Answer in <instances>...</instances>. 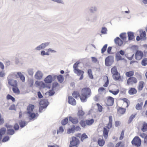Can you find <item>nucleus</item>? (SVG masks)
<instances>
[{
  "label": "nucleus",
  "instance_id": "09e8293b",
  "mask_svg": "<svg viewBox=\"0 0 147 147\" xmlns=\"http://www.w3.org/2000/svg\"><path fill=\"white\" fill-rule=\"evenodd\" d=\"M7 100H11L13 102H15V98L9 94L7 95Z\"/></svg>",
  "mask_w": 147,
  "mask_h": 147
},
{
  "label": "nucleus",
  "instance_id": "c9c22d12",
  "mask_svg": "<svg viewBox=\"0 0 147 147\" xmlns=\"http://www.w3.org/2000/svg\"><path fill=\"white\" fill-rule=\"evenodd\" d=\"M57 78L58 82L60 83H62L64 80L63 76L61 75H60L57 76Z\"/></svg>",
  "mask_w": 147,
  "mask_h": 147
},
{
  "label": "nucleus",
  "instance_id": "0e129e2a",
  "mask_svg": "<svg viewBox=\"0 0 147 147\" xmlns=\"http://www.w3.org/2000/svg\"><path fill=\"white\" fill-rule=\"evenodd\" d=\"M64 131V129L62 126H60L59 128V129L57 130V134H58L59 133H62Z\"/></svg>",
  "mask_w": 147,
  "mask_h": 147
},
{
  "label": "nucleus",
  "instance_id": "2f4dec72",
  "mask_svg": "<svg viewBox=\"0 0 147 147\" xmlns=\"http://www.w3.org/2000/svg\"><path fill=\"white\" fill-rule=\"evenodd\" d=\"M134 72L133 71L127 72L125 74L126 76L129 78L132 77V76H134Z\"/></svg>",
  "mask_w": 147,
  "mask_h": 147
},
{
  "label": "nucleus",
  "instance_id": "58836bf2",
  "mask_svg": "<svg viewBox=\"0 0 147 147\" xmlns=\"http://www.w3.org/2000/svg\"><path fill=\"white\" fill-rule=\"evenodd\" d=\"M72 95L73 96L76 98H77L78 97H79L80 98V96H81L79 94V92L77 91H74Z\"/></svg>",
  "mask_w": 147,
  "mask_h": 147
},
{
  "label": "nucleus",
  "instance_id": "9d476101",
  "mask_svg": "<svg viewBox=\"0 0 147 147\" xmlns=\"http://www.w3.org/2000/svg\"><path fill=\"white\" fill-rule=\"evenodd\" d=\"M8 84L13 87L17 86L18 82L16 80L13 79H9L8 80Z\"/></svg>",
  "mask_w": 147,
  "mask_h": 147
},
{
  "label": "nucleus",
  "instance_id": "b1692460",
  "mask_svg": "<svg viewBox=\"0 0 147 147\" xmlns=\"http://www.w3.org/2000/svg\"><path fill=\"white\" fill-rule=\"evenodd\" d=\"M111 72L112 74L114 75H117V74L119 73L117 71V67L114 66L112 67L111 69Z\"/></svg>",
  "mask_w": 147,
  "mask_h": 147
},
{
  "label": "nucleus",
  "instance_id": "2eb2a0df",
  "mask_svg": "<svg viewBox=\"0 0 147 147\" xmlns=\"http://www.w3.org/2000/svg\"><path fill=\"white\" fill-rule=\"evenodd\" d=\"M53 80L52 77L49 75L47 76L44 79V81L46 83H51Z\"/></svg>",
  "mask_w": 147,
  "mask_h": 147
},
{
  "label": "nucleus",
  "instance_id": "680f3d73",
  "mask_svg": "<svg viewBox=\"0 0 147 147\" xmlns=\"http://www.w3.org/2000/svg\"><path fill=\"white\" fill-rule=\"evenodd\" d=\"M40 54L42 56H44L46 55L48 56L50 55L49 53H48V51L46 52L44 50H43L41 51Z\"/></svg>",
  "mask_w": 147,
  "mask_h": 147
},
{
  "label": "nucleus",
  "instance_id": "338daca9",
  "mask_svg": "<svg viewBox=\"0 0 147 147\" xmlns=\"http://www.w3.org/2000/svg\"><path fill=\"white\" fill-rule=\"evenodd\" d=\"M58 83L57 82H54L52 84V90H53L54 89L56 88L57 86H58Z\"/></svg>",
  "mask_w": 147,
  "mask_h": 147
},
{
  "label": "nucleus",
  "instance_id": "603ef678",
  "mask_svg": "<svg viewBox=\"0 0 147 147\" xmlns=\"http://www.w3.org/2000/svg\"><path fill=\"white\" fill-rule=\"evenodd\" d=\"M80 124L81 126L83 128H84L86 126V125H87L86 124V120H81L80 122Z\"/></svg>",
  "mask_w": 147,
  "mask_h": 147
},
{
  "label": "nucleus",
  "instance_id": "ddd939ff",
  "mask_svg": "<svg viewBox=\"0 0 147 147\" xmlns=\"http://www.w3.org/2000/svg\"><path fill=\"white\" fill-rule=\"evenodd\" d=\"M69 103L73 105H76V100L72 96H69L68 97Z\"/></svg>",
  "mask_w": 147,
  "mask_h": 147
},
{
  "label": "nucleus",
  "instance_id": "f03ea898",
  "mask_svg": "<svg viewBox=\"0 0 147 147\" xmlns=\"http://www.w3.org/2000/svg\"><path fill=\"white\" fill-rule=\"evenodd\" d=\"M49 105V102L47 99H44L39 102V112L42 113L45 110Z\"/></svg>",
  "mask_w": 147,
  "mask_h": 147
},
{
  "label": "nucleus",
  "instance_id": "f8f14e48",
  "mask_svg": "<svg viewBox=\"0 0 147 147\" xmlns=\"http://www.w3.org/2000/svg\"><path fill=\"white\" fill-rule=\"evenodd\" d=\"M114 41L115 44L119 46H121L123 44V41L118 37H116Z\"/></svg>",
  "mask_w": 147,
  "mask_h": 147
},
{
  "label": "nucleus",
  "instance_id": "052dcab7",
  "mask_svg": "<svg viewBox=\"0 0 147 147\" xmlns=\"http://www.w3.org/2000/svg\"><path fill=\"white\" fill-rule=\"evenodd\" d=\"M141 64L144 66H146L147 65V58H144L142 60Z\"/></svg>",
  "mask_w": 147,
  "mask_h": 147
},
{
  "label": "nucleus",
  "instance_id": "8fccbe9b",
  "mask_svg": "<svg viewBox=\"0 0 147 147\" xmlns=\"http://www.w3.org/2000/svg\"><path fill=\"white\" fill-rule=\"evenodd\" d=\"M84 114V112L82 110H80L78 111V114L80 118H82Z\"/></svg>",
  "mask_w": 147,
  "mask_h": 147
},
{
  "label": "nucleus",
  "instance_id": "20e7f679",
  "mask_svg": "<svg viewBox=\"0 0 147 147\" xmlns=\"http://www.w3.org/2000/svg\"><path fill=\"white\" fill-rule=\"evenodd\" d=\"M114 61V57L112 55H109L105 59V65L107 66H110Z\"/></svg>",
  "mask_w": 147,
  "mask_h": 147
},
{
  "label": "nucleus",
  "instance_id": "0eeeda50",
  "mask_svg": "<svg viewBox=\"0 0 147 147\" xmlns=\"http://www.w3.org/2000/svg\"><path fill=\"white\" fill-rule=\"evenodd\" d=\"M143 53L140 51L137 50L135 54V57L136 59L139 60H140L143 56Z\"/></svg>",
  "mask_w": 147,
  "mask_h": 147
},
{
  "label": "nucleus",
  "instance_id": "5fc2aeb1",
  "mask_svg": "<svg viewBox=\"0 0 147 147\" xmlns=\"http://www.w3.org/2000/svg\"><path fill=\"white\" fill-rule=\"evenodd\" d=\"M75 129V126L74 125H73L71 128L68 129L67 131V133L70 134L71 133H74V132Z\"/></svg>",
  "mask_w": 147,
  "mask_h": 147
},
{
  "label": "nucleus",
  "instance_id": "f257e3e1",
  "mask_svg": "<svg viewBox=\"0 0 147 147\" xmlns=\"http://www.w3.org/2000/svg\"><path fill=\"white\" fill-rule=\"evenodd\" d=\"M91 94V89L89 88L86 87L82 88L81 90V95L80 99L82 102H84L86 101L88 98Z\"/></svg>",
  "mask_w": 147,
  "mask_h": 147
},
{
  "label": "nucleus",
  "instance_id": "6e6552de",
  "mask_svg": "<svg viewBox=\"0 0 147 147\" xmlns=\"http://www.w3.org/2000/svg\"><path fill=\"white\" fill-rule=\"evenodd\" d=\"M127 82L128 85H132L137 83V80L136 78L131 77L127 79Z\"/></svg>",
  "mask_w": 147,
  "mask_h": 147
},
{
  "label": "nucleus",
  "instance_id": "c756f323",
  "mask_svg": "<svg viewBox=\"0 0 147 147\" xmlns=\"http://www.w3.org/2000/svg\"><path fill=\"white\" fill-rule=\"evenodd\" d=\"M35 84L38 86H40V85H42L44 88L45 87H46L49 88L51 87L50 86L47 87V86H45V84L43 82H40L36 81L35 82Z\"/></svg>",
  "mask_w": 147,
  "mask_h": 147
},
{
  "label": "nucleus",
  "instance_id": "aec40b11",
  "mask_svg": "<svg viewBox=\"0 0 147 147\" xmlns=\"http://www.w3.org/2000/svg\"><path fill=\"white\" fill-rule=\"evenodd\" d=\"M97 19V16L96 15L94 16L92 18L90 19L89 17H86V21H90L92 22H95Z\"/></svg>",
  "mask_w": 147,
  "mask_h": 147
},
{
  "label": "nucleus",
  "instance_id": "bf43d9fd",
  "mask_svg": "<svg viewBox=\"0 0 147 147\" xmlns=\"http://www.w3.org/2000/svg\"><path fill=\"white\" fill-rule=\"evenodd\" d=\"M109 92H110L113 94V95H116L119 93V89H117V90L115 91H113L111 90H109Z\"/></svg>",
  "mask_w": 147,
  "mask_h": 147
},
{
  "label": "nucleus",
  "instance_id": "4468645a",
  "mask_svg": "<svg viewBox=\"0 0 147 147\" xmlns=\"http://www.w3.org/2000/svg\"><path fill=\"white\" fill-rule=\"evenodd\" d=\"M140 37L142 38V40H144L146 39V33L145 31H143L142 30L139 31Z\"/></svg>",
  "mask_w": 147,
  "mask_h": 147
},
{
  "label": "nucleus",
  "instance_id": "4d7b16f0",
  "mask_svg": "<svg viewBox=\"0 0 147 147\" xmlns=\"http://www.w3.org/2000/svg\"><path fill=\"white\" fill-rule=\"evenodd\" d=\"M104 78L107 79V80L105 84L103 85V86L106 87H107L109 84V80L107 76H105L104 77Z\"/></svg>",
  "mask_w": 147,
  "mask_h": 147
},
{
  "label": "nucleus",
  "instance_id": "39448f33",
  "mask_svg": "<svg viewBox=\"0 0 147 147\" xmlns=\"http://www.w3.org/2000/svg\"><path fill=\"white\" fill-rule=\"evenodd\" d=\"M79 140L75 137H72V140L70 142V144L71 146L74 147H77V145L79 144Z\"/></svg>",
  "mask_w": 147,
  "mask_h": 147
},
{
  "label": "nucleus",
  "instance_id": "a19ab883",
  "mask_svg": "<svg viewBox=\"0 0 147 147\" xmlns=\"http://www.w3.org/2000/svg\"><path fill=\"white\" fill-rule=\"evenodd\" d=\"M143 105V102H141L140 103H138L136 106V109L137 110H141Z\"/></svg>",
  "mask_w": 147,
  "mask_h": 147
},
{
  "label": "nucleus",
  "instance_id": "774afa93",
  "mask_svg": "<svg viewBox=\"0 0 147 147\" xmlns=\"http://www.w3.org/2000/svg\"><path fill=\"white\" fill-rule=\"evenodd\" d=\"M9 139V136H6L3 138L2 140V142H5L8 141Z\"/></svg>",
  "mask_w": 147,
  "mask_h": 147
},
{
  "label": "nucleus",
  "instance_id": "412c9836",
  "mask_svg": "<svg viewBox=\"0 0 147 147\" xmlns=\"http://www.w3.org/2000/svg\"><path fill=\"white\" fill-rule=\"evenodd\" d=\"M127 35L129 40H132L134 38V33L133 32H127Z\"/></svg>",
  "mask_w": 147,
  "mask_h": 147
},
{
  "label": "nucleus",
  "instance_id": "423d86ee",
  "mask_svg": "<svg viewBox=\"0 0 147 147\" xmlns=\"http://www.w3.org/2000/svg\"><path fill=\"white\" fill-rule=\"evenodd\" d=\"M74 72L78 76H80L79 78V80H82L84 78V73L83 71L78 69L75 70H74Z\"/></svg>",
  "mask_w": 147,
  "mask_h": 147
},
{
  "label": "nucleus",
  "instance_id": "f3484780",
  "mask_svg": "<svg viewBox=\"0 0 147 147\" xmlns=\"http://www.w3.org/2000/svg\"><path fill=\"white\" fill-rule=\"evenodd\" d=\"M27 113L28 114V115L30 117L29 119L32 120L34 119L36 117V114L34 113L30 112V111L27 112Z\"/></svg>",
  "mask_w": 147,
  "mask_h": 147
},
{
  "label": "nucleus",
  "instance_id": "393cba45",
  "mask_svg": "<svg viewBox=\"0 0 147 147\" xmlns=\"http://www.w3.org/2000/svg\"><path fill=\"white\" fill-rule=\"evenodd\" d=\"M15 133L14 130L12 129H8L6 131V134L8 135H13Z\"/></svg>",
  "mask_w": 147,
  "mask_h": 147
},
{
  "label": "nucleus",
  "instance_id": "3c124183",
  "mask_svg": "<svg viewBox=\"0 0 147 147\" xmlns=\"http://www.w3.org/2000/svg\"><path fill=\"white\" fill-rule=\"evenodd\" d=\"M121 100L123 101L124 102H125L127 104L126 107H127L129 105L130 102L129 100L125 98H122Z\"/></svg>",
  "mask_w": 147,
  "mask_h": 147
},
{
  "label": "nucleus",
  "instance_id": "c85d7f7f",
  "mask_svg": "<svg viewBox=\"0 0 147 147\" xmlns=\"http://www.w3.org/2000/svg\"><path fill=\"white\" fill-rule=\"evenodd\" d=\"M112 116H109V122L108 124V126L107 127L108 129L111 128L112 126Z\"/></svg>",
  "mask_w": 147,
  "mask_h": 147
},
{
  "label": "nucleus",
  "instance_id": "13d9d810",
  "mask_svg": "<svg viewBox=\"0 0 147 147\" xmlns=\"http://www.w3.org/2000/svg\"><path fill=\"white\" fill-rule=\"evenodd\" d=\"M96 105L97 106L98 111L100 112H101L102 111L103 107L100 105L99 103H97L96 104Z\"/></svg>",
  "mask_w": 147,
  "mask_h": 147
},
{
  "label": "nucleus",
  "instance_id": "de8ad7c7",
  "mask_svg": "<svg viewBox=\"0 0 147 147\" xmlns=\"http://www.w3.org/2000/svg\"><path fill=\"white\" fill-rule=\"evenodd\" d=\"M50 42H45L41 43V44L43 49H45L49 45Z\"/></svg>",
  "mask_w": 147,
  "mask_h": 147
},
{
  "label": "nucleus",
  "instance_id": "473e14b6",
  "mask_svg": "<svg viewBox=\"0 0 147 147\" xmlns=\"http://www.w3.org/2000/svg\"><path fill=\"white\" fill-rule=\"evenodd\" d=\"M17 74L22 82H24L25 81V77L20 72H17Z\"/></svg>",
  "mask_w": 147,
  "mask_h": 147
},
{
  "label": "nucleus",
  "instance_id": "dca6fc26",
  "mask_svg": "<svg viewBox=\"0 0 147 147\" xmlns=\"http://www.w3.org/2000/svg\"><path fill=\"white\" fill-rule=\"evenodd\" d=\"M69 121L73 124H76L78 122V119L76 117L73 118L71 116H70L69 117Z\"/></svg>",
  "mask_w": 147,
  "mask_h": 147
},
{
  "label": "nucleus",
  "instance_id": "e433bc0d",
  "mask_svg": "<svg viewBox=\"0 0 147 147\" xmlns=\"http://www.w3.org/2000/svg\"><path fill=\"white\" fill-rule=\"evenodd\" d=\"M141 130L143 132H145L147 130V123H146L144 122L143 123Z\"/></svg>",
  "mask_w": 147,
  "mask_h": 147
},
{
  "label": "nucleus",
  "instance_id": "69168bd1",
  "mask_svg": "<svg viewBox=\"0 0 147 147\" xmlns=\"http://www.w3.org/2000/svg\"><path fill=\"white\" fill-rule=\"evenodd\" d=\"M28 72L29 75L32 76L33 75V69L32 68L29 69L28 70Z\"/></svg>",
  "mask_w": 147,
  "mask_h": 147
},
{
  "label": "nucleus",
  "instance_id": "864d4df0",
  "mask_svg": "<svg viewBox=\"0 0 147 147\" xmlns=\"http://www.w3.org/2000/svg\"><path fill=\"white\" fill-rule=\"evenodd\" d=\"M88 138V137L87 136L86 134V133H84L82 134L81 136V141L82 142H83L84 139Z\"/></svg>",
  "mask_w": 147,
  "mask_h": 147
},
{
  "label": "nucleus",
  "instance_id": "7ed1b4c3",
  "mask_svg": "<svg viewBox=\"0 0 147 147\" xmlns=\"http://www.w3.org/2000/svg\"><path fill=\"white\" fill-rule=\"evenodd\" d=\"M131 142L133 145L138 147L141 145V140L139 137L136 136L133 138Z\"/></svg>",
  "mask_w": 147,
  "mask_h": 147
},
{
  "label": "nucleus",
  "instance_id": "6e6d98bb",
  "mask_svg": "<svg viewBox=\"0 0 147 147\" xmlns=\"http://www.w3.org/2000/svg\"><path fill=\"white\" fill-rule=\"evenodd\" d=\"M80 63L79 61H77L74 64L73 66L74 70H75L78 69V65L80 64Z\"/></svg>",
  "mask_w": 147,
  "mask_h": 147
},
{
  "label": "nucleus",
  "instance_id": "6ab92c4d",
  "mask_svg": "<svg viewBox=\"0 0 147 147\" xmlns=\"http://www.w3.org/2000/svg\"><path fill=\"white\" fill-rule=\"evenodd\" d=\"M6 129L5 128L3 127L0 129V141L2 138L3 135L6 133Z\"/></svg>",
  "mask_w": 147,
  "mask_h": 147
},
{
  "label": "nucleus",
  "instance_id": "79ce46f5",
  "mask_svg": "<svg viewBox=\"0 0 147 147\" xmlns=\"http://www.w3.org/2000/svg\"><path fill=\"white\" fill-rule=\"evenodd\" d=\"M119 36L123 40H126L127 38L126 36V33L125 32L121 33L120 34Z\"/></svg>",
  "mask_w": 147,
  "mask_h": 147
},
{
  "label": "nucleus",
  "instance_id": "ea45409f",
  "mask_svg": "<svg viewBox=\"0 0 147 147\" xmlns=\"http://www.w3.org/2000/svg\"><path fill=\"white\" fill-rule=\"evenodd\" d=\"M87 73L89 77L91 79H93V76L92 74V70L91 69H88L87 71Z\"/></svg>",
  "mask_w": 147,
  "mask_h": 147
},
{
  "label": "nucleus",
  "instance_id": "bb28decb",
  "mask_svg": "<svg viewBox=\"0 0 147 147\" xmlns=\"http://www.w3.org/2000/svg\"><path fill=\"white\" fill-rule=\"evenodd\" d=\"M97 10V8L95 6L90 7L89 9V11L91 13H94L96 12Z\"/></svg>",
  "mask_w": 147,
  "mask_h": 147
},
{
  "label": "nucleus",
  "instance_id": "4c0bfd02",
  "mask_svg": "<svg viewBox=\"0 0 147 147\" xmlns=\"http://www.w3.org/2000/svg\"><path fill=\"white\" fill-rule=\"evenodd\" d=\"M19 124L20 127L21 128L24 127L26 125V122L22 120L20 121L19 122Z\"/></svg>",
  "mask_w": 147,
  "mask_h": 147
},
{
  "label": "nucleus",
  "instance_id": "f704fd0d",
  "mask_svg": "<svg viewBox=\"0 0 147 147\" xmlns=\"http://www.w3.org/2000/svg\"><path fill=\"white\" fill-rule=\"evenodd\" d=\"M137 114L136 113L134 115L132 114L129 117L128 120V123L129 124L133 120Z\"/></svg>",
  "mask_w": 147,
  "mask_h": 147
},
{
  "label": "nucleus",
  "instance_id": "72a5a7b5",
  "mask_svg": "<svg viewBox=\"0 0 147 147\" xmlns=\"http://www.w3.org/2000/svg\"><path fill=\"white\" fill-rule=\"evenodd\" d=\"M112 77L114 80L117 81L119 80L121 78L120 74L119 73L117 74V75H112Z\"/></svg>",
  "mask_w": 147,
  "mask_h": 147
},
{
  "label": "nucleus",
  "instance_id": "c03bdc74",
  "mask_svg": "<svg viewBox=\"0 0 147 147\" xmlns=\"http://www.w3.org/2000/svg\"><path fill=\"white\" fill-rule=\"evenodd\" d=\"M126 109L121 107L119 108L118 111L119 113L121 114H123L125 112Z\"/></svg>",
  "mask_w": 147,
  "mask_h": 147
},
{
  "label": "nucleus",
  "instance_id": "49530a36",
  "mask_svg": "<svg viewBox=\"0 0 147 147\" xmlns=\"http://www.w3.org/2000/svg\"><path fill=\"white\" fill-rule=\"evenodd\" d=\"M107 28L105 27H104L102 28L101 30V33L102 34H107Z\"/></svg>",
  "mask_w": 147,
  "mask_h": 147
},
{
  "label": "nucleus",
  "instance_id": "4be33fe9",
  "mask_svg": "<svg viewBox=\"0 0 147 147\" xmlns=\"http://www.w3.org/2000/svg\"><path fill=\"white\" fill-rule=\"evenodd\" d=\"M144 83L142 81H140L139 82L138 86V90L139 91L142 90L144 87Z\"/></svg>",
  "mask_w": 147,
  "mask_h": 147
},
{
  "label": "nucleus",
  "instance_id": "9b49d317",
  "mask_svg": "<svg viewBox=\"0 0 147 147\" xmlns=\"http://www.w3.org/2000/svg\"><path fill=\"white\" fill-rule=\"evenodd\" d=\"M114 99L112 97L109 96L107 100V105L108 106L113 105L114 102Z\"/></svg>",
  "mask_w": 147,
  "mask_h": 147
},
{
  "label": "nucleus",
  "instance_id": "a18cd8bd",
  "mask_svg": "<svg viewBox=\"0 0 147 147\" xmlns=\"http://www.w3.org/2000/svg\"><path fill=\"white\" fill-rule=\"evenodd\" d=\"M68 122V119L67 117L62 120L61 121V124L63 125H65Z\"/></svg>",
  "mask_w": 147,
  "mask_h": 147
},
{
  "label": "nucleus",
  "instance_id": "37998d69",
  "mask_svg": "<svg viewBox=\"0 0 147 147\" xmlns=\"http://www.w3.org/2000/svg\"><path fill=\"white\" fill-rule=\"evenodd\" d=\"M86 124L88 125H92L94 122V120L93 119H91L90 120H86Z\"/></svg>",
  "mask_w": 147,
  "mask_h": 147
},
{
  "label": "nucleus",
  "instance_id": "1a4fd4ad",
  "mask_svg": "<svg viewBox=\"0 0 147 147\" xmlns=\"http://www.w3.org/2000/svg\"><path fill=\"white\" fill-rule=\"evenodd\" d=\"M43 76L42 72L39 70H38L36 73L34 75L35 78L38 80L41 79Z\"/></svg>",
  "mask_w": 147,
  "mask_h": 147
},
{
  "label": "nucleus",
  "instance_id": "a211bd4d",
  "mask_svg": "<svg viewBox=\"0 0 147 147\" xmlns=\"http://www.w3.org/2000/svg\"><path fill=\"white\" fill-rule=\"evenodd\" d=\"M137 92V90L135 88H129L128 91V93L130 95H133L136 94Z\"/></svg>",
  "mask_w": 147,
  "mask_h": 147
},
{
  "label": "nucleus",
  "instance_id": "5701e85b",
  "mask_svg": "<svg viewBox=\"0 0 147 147\" xmlns=\"http://www.w3.org/2000/svg\"><path fill=\"white\" fill-rule=\"evenodd\" d=\"M34 108V105L30 104L27 108V112L30 111V112H32Z\"/></svg>",
  "mask_w": 147,
  "mask_h": 147
},
{
  "label": "nucleus",
  "instance_id": "cd10ccee",
  "mask_svg": "<svg viewBox=\"0 0 147 147\" xmlns=\"http://www.w3.org/2000/svg\"><path fill=\"white\" fill-rule=\"evenodd\" d=\"M97 142L98 145L100 146H103L105 143V142L103 139L100 138H99L98 139Z\"/></svg>",
  "mask_w": 147,
  "mask_h": 147
},
{
  "label": "nucleus",
  "instance_id": "a878e982",
  "mask_svg": "<svg viewBox=\"0 0 147 147\" xmlns=\"http://www.w3.org/2000/svg\"><path fill=\"white\" fill-rule=\"evenodd\" d=\"M108 132L109 131L106 128L104 127L103 130V136L105 139L108 137Z\"/></svg>",
  "mask_w": 147,
  "mask_h": 147
},
{
  "label": "nucleus",
  "instance_id": "e2e57ef3",
  "mask_svg": "<svg viewBox=\"0 0 147 147\" xmlns=\"http://www.w3.org/2000/svg\"><path fill=\"white\" fill-rule=\"evenodd\" d=\"M107 44H106L102 48L101 50V53H103L107 49Z\"/></svg>",
  "mask_w": 147,
  "mask_h": 147
},
{
  "label": "nucleus",
  "instance_id": "7c9ffc66",
  "mask_svg": "<svg viewBox=\"0 0 147 147\" xmlns=\"http://www.w3.org/2000/svg\"><path fill=\"white\" fill-rule=\"evenodd\" d=\"M12 89L13 92L14 93L17 94H20V91L18 88L17 87V86L13 87Z\"/></svg>",
  "mask_w": 147,
  "mask_h": 147
}]
</instances>
